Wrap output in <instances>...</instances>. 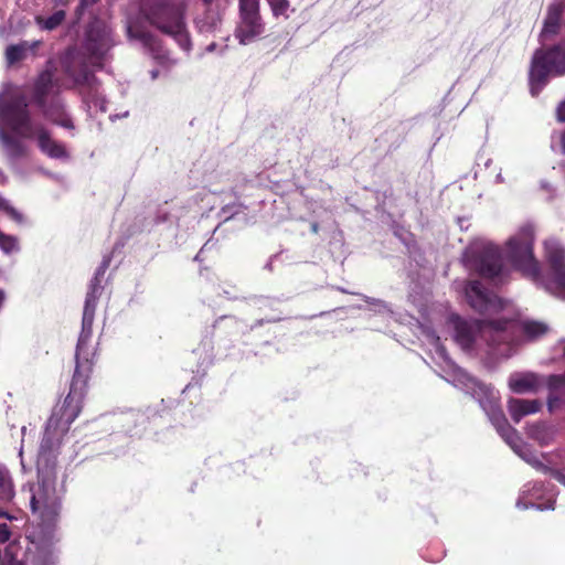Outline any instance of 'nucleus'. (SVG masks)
I'll use <instances>...</instances> for the list:
<instances>
[{"label":"nucleus","instance_id":"obj_36","mask_svg":"<svg viewBox=\"0 0 565 565\" xmlns=\"http://www.w3.org/2000/svg\"><path fill=\"white\" fill-rule=\"evenodd\" d=\"M6 211L8 212V214H9L12 218H14V220H17V221H19V222L22 220L21 214H20L15 209H13V207H6Z\"/></svg>","mask_w":565,"mask_h":565},{"label":"nucleus","instance_id":"obj_39","mask_svg":"<svg viewBox=\"0 0 565 565\" xmlns=\"http://www.w3.org/2000/svg\"><path fill=\"white\" fill-rule=\"evenodd\" d=\"M7 479L6 477L0 472V488H6Z\"/></svg>","mask_w":565,"mask_h":565},{"label":"nucleus","instance_id":"obj_26","mask_svg":"<svg viewBox=\"0 0 565 565\" xmlns=\"http://www.w3.org/2000/svg\"><path fill=\"white\" fill-rule=\"evenodd\" d=\"M275 19L288 20L295 12L289 0H266Z\"/></svg>","mask_w":565,"mask_h":565},{"label":"nucleus","instance_id":"obj_2","mask_svg":"<svg viewBox=\"0 0 565 565\" xmlns=\"http://www.w3.org/2000/svg\"><path fill=\"white\" fill-rule=\"evenodd\" d=\"M84 340L76 345L75 370L70 392L62 404H57L47 419L49 429L68 431L71 424L78 417L87 392V384L95 365V356L84 353Z\"/></svg>","mask_w":565,"mask_h":565},{"label":"nucleus","instance_id":"obj_9","mask_svg":"<svg viewBox=\"0 0 565 565\" xmlns=\"http://www.w3.org/2000/svg\"><path fill=\"white\" fill-rule=\"evenodd\" d=\"M238 12L241 24L236 29V38L245 44L264 31L259 0H238Z\"/></svg>","mask_w":565,"mask_h":565},{"label":"nucleus","instance_id":"obj_30","mask_svg":"<svg viewBox=\"0 0 565 565\" xmlns=\"http://www.w3.org/2000/svg\"><path fill=\"white\" fill-rule=\"evenodd\" d=\"M18 241L13 236L6 235L0 232V247L6 252L10 253L17 249Z\"/></svg>","mask_w":565,"mask_h":565},{"label":"nucleus","instance_id":"obj_12","mask_svg":"<svg viewBox=\"0 0 565 565\" xmlns=\"http://www.w3.org/2000/svg\"><path fill=\"white\" fill-rule=\"evenodd\" d=\"M66 433L60 429H49V422L46 423L38 455V465H43L46 469L55 468L62 439Z\"/></svg>","mask_w":565,"mask_h":565},{"label":"nucleus","instance_id":"obj_3","mask_svg":"<svg viewBox=\"0 0 565 565\" xmlns=\"http://www.w3.org/2000/svg\"><path fill=\"white\" fill-rule=\"evenodd\" d=\"M565 75V40L536 49L531 58L529 86L533 97L539 96L550 77Z\"/></svg>","mask_w":565,"mask_h":565},{"label":"nucleus","instance_id":"obj_21","mask_svg":"<svg viewBox=\"0 0 565 565\" xmlns=\"http://www.w3.org/2000/svg\"><path fill=\"white\" fill-rule=\"evenodd\" d=\"M545 384L550 391L547 404L552 409L565 396V372L562 374H552L545 379Z\"/></svg>","mask_w":565,"mask_h":565},{"label":"nucleus","instance_id":"obj_16","mask_svg":"<svg viewBox=\"0 0 565 565\" xmlns=\"http://www.w3.org/2000/svg\"><path fill=\"white\" fill-rule=\"evenodd\" d=\"M64 72L73 79L76 86H86L89 89L95 88L97 78L84 61L73 58L65 64Z\"/></svg>","mask_w":565,"mask_h":565},{"label":"nucleus","instance_id":"obj_8","mask_svg":"<svg viewBox=\"0 0 565 565\" xmlns=\"http://www.w3.org/2000/svg\"><path fill=\"white\" fill-rule=\"evenodd\" d=\"M32 512L38 514L41 520V526L45 531H52L60 516L61 500L56 490L45 483L40 484L31 497Z\"/></svg>","mask_w":565,"mask_h":565},{"label":"nucleus","instance_id":"obj_22","mask_svg":"<svg viewBox=\"0 0 565 565\" xmlns=\"http://www.w3.org/2000/svg\"><path fill=\"white\" fill-rule=\"evenodd\" d=\"M510 388L516 394L537 392L541 386V377L534 373H527L509 382Z\"/></svg>","mask_w":565,"mask_h":565},{"label":"nucleus","instance_id":"obj_4","mask_svg":"<svg viewBox=\"0 0 565 565\" xmlns=\"http://www.w3.org/2000/svg\"><path fill=\"white\" fill-rule=\"evenodd\" d=\"M507 256L512 267L523 277L539 282L542 278L540 262L534 256V228L522 226L505 243Z\"/></svg>","mask_w":565,"mask_h":565},{"label":"nucleus","instance_id":"obj_42","mask_svg":"<svg viewBox=\"0 0 565 565\" xmlns=\"http://www.w3.org/2000/svg\"><path fill=\"white\" fill-rule=\"evenodd\" d=\"M311 230H312V232L317 233V232H318V224H317V223H313V224L311 225Z\"/></svg>","mask_w":565,"mask_h":565},{"label":"nucleus","instance_id":"obj_11","mask_svg":"<svg viewBox=\"0 0 565 565\" xmlns=\"http://www.w3.org/2000/svg\"><path fill=\"white\" fill-rule=\"evenodd\" d=\"M544 257L558 296L565 299V247L556 239L544 242Z\"/></svg>","mask_w":565,"mask_h":565},{"label":"nucleus","instance_id":"obj_38","mask_svg":"<svg viewBox=\"0 0 565 565\" xmlns=\"http://www.w3.org/2000/svg\"><path fill=\"white\" fill-rule=\"evenodd\" d=\"M561 147H562L563 153H565V131L561 136Z\"/></svg>","mask_w":565,"mask_h":565},{"label":"nucleus","instance_id":"obj_23","mask_svg":"<svg viewBox=\"0 0 565 565\" xmlns=\"http://www.w3.org/2000/svg\"><path fill=\"white\" fill-rule=\"evenodd\" d=\"M521 329L523 335L530 341H535L550 331V327L545 322L536 320L522 321Z\"/></svg>","mask_w":565,"mask_h":565},{"label":"nucleus","instance_id":"obj_32","mask_svg":"<svg viewBox=\"0 0 565 565\" xmlns=\"http://www.w3.org/2000/svg\"><path fill=\"white\" fill-rule=\"evenodd\" d=\"M99 0H79L78 6L75 9V14L81 18L84 12L95 3H97Z\"/></svg>","mask_w":565,"mask_h":565},{"label":"nucleus","instance_id":"obj_17","mask_svg":"<svg viewBox=\"0 0 565 565\" xmlns=\"http://www.w3.org/2000/svg\"><path fill=\"white\" fill-rule=\"evenodd\" d=\"M469 305L478 312L484 313L491 305V296L479 280H470L466 286Z\"/></svg>","mask_w":565,"mask_h":565},{"label":"nucleus","instance_id":"obj_31","mask_svg":"<svg viewBox=\"0 0 565 565\" xmlns=\"http://www.w3.org/2000/svg\"><path fill=\"white\" fill-rule=\"evenodd\" d=\"M489 416L494 427L501 425L502 423L504 424V422L507 420L504 413L499 407L493 408Z\"/></svg>","mask_w":565,"mask_h":565},{"label":"nucleus","instance_id":"obj_20","mask_svg":"<svg viewBox=\"0 0 565 565\" xmlns=\"http://www.w3.org/2000/svg\"><path fill=\"white\" fill-rule=\"evenodd\" d=\"M451 321L455 328V340L463 349L469 350L475 343V334L471 326L459 316H452Z\"/></svg>","mask_w":565,"mask_h":565},{"label":"nucleus","instance_id":"obj_27","mask_svg":"<svg viewBox=\"0 0 565 565\" xmlns=\"http://www.w3.org/2000/svg\"><path fill=\"white\" fill-rule=\"evenodd\" d=\"M499 435L511 446L514 447L520 441L519 433L515 428H513L508 419L501 425L495 427Z\"/></svg>","mask_w":565,"mask_h":565},{"label":"nucleus","instance_id":"obj_34","mask_svg":"<svg viewBox=\"0 0 565 565\" xmlns=\"http://www.w3.org/2000/svg\"><path fill=\"white\" fill-rule=\"evenodd\" d=\"M41 44H42V41H40V40H35L32 42L26 41V46H28L29 53H31L33 56H35L36 51L41 46Z\"/></svg>","mask_w":565,"mask_h":565},{"label":"nucleus","instance_id":"obj_28","mask_svg":"<svg viewBox=\"0 0 565 565\" xmlns=\"http://www.w3.org/2000/svg\"><path fill=\"white\" fill-rule=\"evenodd\" d=\"M499 435L511 446L514 447L520 441L519 433L515 428H513L508 419L501 425L495 427Z\"/></svg>","mask_w":565,"mask_h":565},{"label":"nucleus","instance_id":"obj_18","mask_svg":"<svg viewBox=\"0 0 565 565\" xmlns=\"http://www.w3.org/2000/svg\"><path fill=\"white\" fill-rule=\"evenodd\" d=\"M510 324L511 321L507 319L484 320L480 328L484 337L490 334L492 344H499L510 341L511 337L508 332Z\"/></svg>","mask_w":565,"mask_h":565},{"label":"nucleus","instance_id":"obj_25","mask_svg":"<svg viewBox=\"0 0 565 565\" xmlns=\"http://www.w3.org/2000/svg\"><path fill=\"white\" fill-rule=\"evenodd\" d=\"M29 51L26 41H20L17 44H10L4 51V58L8 65L12 66L28 57Z\"/></svg>","mask_w":565,"mask_h":565},{"label":"nucleus","instance_id":"obj_6","mask_svg":"<svg viewBox=\"0 0 565 565\" xmlns=\"http://www.w3.org/2000/svg\"><path fill=\"white\" fill-rule=\"evenodd\" d=\"M146 19L162 33L182 39L184 36L183 13L171 0H157L147 8Z\"/></svg>","mask_w":565,"mask_h":565},{"label":"nucleus","instance_id":"obj_29","mask_svg":"<svg viewBox=\"0 0 565 565\" xmlns=\"http://www.w3.org/2000/svg\"><path fill=\"white\" fill-rule=\"evenodd\" d=\"M533 466L536 469L541 470L542 472L548 473L553 479H555L556 481H558L561 484H563L565 487V473L562 470H557L555 468L547 467L540 461H534Z\"/></svg>","mask_w":565,"mask_h":565},{"label":"nucleus","instance_id":"obj_43","mask_svg":"<svg viewBox=\"0 0 565 565\" xmlns=\"http://www.w3.org/2000/svg\"><path fill=\"white\" fill-rule=\"evenodd\" d=\"M204 2V4L209 6L211 4L214 0H202Z\"/></svg>","mask_w":565,"mask_h":565},{"label":"nucleus","instance_id":"obj_46","mask_svg":"<svg viewBox=\"0 0 565 565\" xmlns=\"http://www.w3.org/2000/svg\"><path fill=\"white\" fill-rule=\"evenodd\" d=\"M564 358H565V348H564Z\"/></svg>","mask_w":565,"mask_h":565},{"label":"nucleus","instance_id":"obj_13","mask_svg":"<svg viewBox=\"0 0 565 565\" xmlns=\"http://www.w3.org/2000/svg\"><path fill=\"white\" fill-rule=\"evenodd\" d=\"M110 45V32L102 22L89 24L86 32V50L92 56L100 57Z\"/></svg>","mask_w":565,"mask_h":565},{"label":"nucleus","instance_id":"obj_44","mask_svg":"<svg viewBox=\"0 0 565 565\" xmlns=\"http://www.w3.org/2000/svg\"><path fill=\"white\" fill-rule=\"evenodd\" d=\"M3 179V173L0 171V181Z\"/></svg>","mask_w":565,"mask_h":565},{"label":"nucleus","instance_id":"obj_35","mask_svg":"<svg viewBox=\"0 0 565 565\" xmlns=\"http://www.w3.org/2000/svg\"><path fill=\"white\" fill-rule=\"evenodd\" d=\"M557 119L559 121H565V100L562 102L557 107Z\"/></svg>","mask_w":565,"mask_h":565},{"label":"nucleus","instance_id":"obj_10","mask_svg":"<svg viewBox=\"0 0 565 565\" xmlns=\"http://www.w3.org/2000/svg\"><path fill=\"white\" fill-rule=\"evenodd\" d=\"M56 67L47 61L45 67L36 75L31 86V102L38 107L53 96H60V81L55 76Z\"/></svg>","mask_w":565,"mask_h":565},{"label":"nucleus","instance_id":"obj_37","mask_svg":"<svg viewBox=\"0 0 565 565\" xmlns=\"http://www.w3.org/2000/svg\"><path fill=\"white\" fill-rule=\"evenodd\" d=\"M53 3H54L55 7L56 6H64V7H66V6H68L70 0H53Z\"/></svg>","mask_w":565,"mask_h":565},{"label":"nucleus","instance_id":"obj_40","mask_svg":"<svg viewBox=\"0 0 565 565\" xmlns=\"http://www.w3.org/2000/svg\"><path fill=\"white\" fill-rule=\"evenodd\" d=\"M0 516L1 518H7V519H11V516L9 515L8 512L3 511L2 509H0Z\"/></svg>","mask_w":565,"mask_h":565},{"label":"nucleus","instance_id":"obj_33","mask_svg":"<svg viewBox=\"0 0 565 565\" xmlns=\"http://www.w3.org/2000/svg\"><path fill=\"white\" fill-rule=\"evenodd\" d=\"M11 532L6 523H0V544H4L10 540Z\"/></svg>","mask_w":565,"mask_h":565},{"label":"nucleus","instance_id":"obj_15","mask_svg":"<svg viewBox=\"0 0 565 565\" xmlns=\"http://www.w3.org/2000/svg\"><path fill=\"white\" fill-rule=\"evenodd\" d=\"M565 11V3L556 2L547 7L546 15L543 22V28L540 33V41L545 42L557 35L562 28L563 13Z\"/></svg>","mask_w":565,"mask_h":565},{"label":"nucleus","instance_id":"obj_5","mask_svg":"<svg viewBox=\"0 0 565 565\" xmlns=\"http://www.w3.org/2000/svg\"><path fill=\"white\" fill-rule=\"evenodd\" d=\"M465 262L470 270L495 285L508 281L509 269L503 263L502 250L497 245L487 244L470 249L465 255Z\"/></svg>","mask_w":565,"mask_h":565},{"label":"nucleus","instance_id":"obj_1","mask_svg":"<svg viewBox=\"0 0 565 565\" xmlns=\"http://www.w3.org/2000/svg\"><path fill=\"white\" fill-rule=\"evenodd\" d=\"M22 139L35 140L40 151L51 159L68 158L66 147L52 138L44 124L33 118L26 96L8 87L0 93V142L9 158L26 156L28 148Z\"/></svg>","mask_w":565,"mask_h":565},{"label":"nucleus","instance_id":"obj_14","mask_svg":"<svg viewBox=\"0 0 565 565\" xmlns=\"http://www.w3.org/2000/svg\"><path fill=\"white\" fill-rule=\"evenodd\" d=\"M42 115L52 124L68 130L75 128L71 116L65 109V105L61 96H53L42 106H38Z\"/></svg>","mask_w":565,"mask_h":565},{"label":"nucleus","instance_id":"obj_41","mask_svg":"<svg viewBox=\"0 0 565 565\" xmlns=\"http://www.w3.org/2000/svg\"><path fill=\"white\" fill-rule=\"evenodd\" d=\"M4 301V292L2 290H0V307L2 306Z\"/></svg>","mask_w":565,"mask_h":565},{"label":"nucleus","instance_id":"obj_19","mask_svg":"<svg viewBox=\"0 0 565 565\" xmlns=\"http://www.w3.org/2000/svg\"><path fill=\"white\" fill-rule=\"evenodd\" d=\"M541 407L542 403L539 399L510 398L508 402L510 416L516 424L520 423L524 416L537 413Z\"/></svg>","mask_w":565,"mask_h":565},{"label":"nucleus","instance_id":"obj_45","mask_svg":"<svg viewBox=\"0 0 565 565\" xmlns=\"http://www.w3.org/2000/svg\"><path fill=\"white\" fill-rule=\"evenodd\" d=\"M565 473V468L561 469Z\"/></svg>","mask_w":565,"mask_h":565},{"label":"nucleus","instance_id":"obj_24","mask_svg":"<svg viewBox=\"0 0 565 565\" xmlns=\"http://www.w3.org/2000/svg\"><path fill=\"white\" fill-rule=\"evenodd\" d=\"M66 19V12L64 10H57L52 15L45 18L43 15H35L34 22L38 28L42 31L56 30Z\"/></svg>","mask_w":565,"mask_h":565},{"label":"nucleus","instance_id":"obj_7","mask_svg":"<svg viewBox=\"0 0 565 565\" xmlns=\"http://www.w3.org/2000/svg\"><path fill=\"white\" fill-rule=\"evenodd\" d=\"M108 267V260L103 262L100 267L96 270L93 279L90 280L88 291L86 294L83 319H82V332L79 334L77 343H81L84 340V353L92 354V356L96 355L95 349L88 345L92 335V326L95 317V311L97 307V301L102 295V278Z\"/></svg>","mask_w":565,"mask_h":565}]
</instances>
